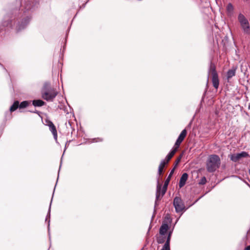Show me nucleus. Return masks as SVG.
I'll use <instances>...</instances> for the list:
<instances>
[{
  "label": "nucleus",
  "mask_w": 250,
  "mask_h": 250,
  "mask_svg": "<svg viewBox=\"0 0 250 250\" xmlns=\"http://www.w3.org/2000/svg\"><path fill=\"white\" fill-rule=\"evenodd\" d=\"M58 92L56 90L52 88L49 83H44L42 90V97L47 101H52L57 95Z\"/></svg>",
  "instance_id": "obj_1"
},
{
  "label": "nucleus",
  "mask_w": 250,
  "mask_h": 250,
  "mask_svg": "<svg viewBox=\"0 0 250 250\" xmlns=\"http://www.w3.org/2000/svg\"><path fill=\"white\" fill-rule=\"evenodd\" d=\"M220 159L217 155H210L207 162V169L209 172H212L220 167Z\"/></svg>",
  "instance_id": "obj_2"
},
{
  "label": "nucleus",
  "mask_w": 250,
  "mask_h": 250,
  "mask_svg": "<svg viewBox=\"0 0 250 250\" xmlns=\"http://www.w3.org/2000/svg\"><path fill=\"white\" fill-rule=\"evenodd\" d=\"M238 20L243 32L246 34L249 35L250 34V25L248 19L243 14L240 13L238 16Z\"/></svg>",
  "instance_id": "obj_3"
},
{
  "label": "nucleus",
  "mask_w": 250,
  "mask_h": 250,
  "mask_svg": "<svg viewBox=\"0 0 250 250\" xmlns=\"http://www.w3.org/2000/svg\"><path fill=\"white\" fill-rule=\"evenodd\" d=\"M209 73L212 75V83L213 87L216 89H218L219 85L218 75L216 71L215 66L211 63L210 65Z\"/></svg>",
  "instance_id": "obj_4"
},
{
  "label": "nucleus",
  "mask_w": 250,
  "mask_h": 250,
  "mask_svg": "<svg viewBox=\"0 0 250 250\" xmlns=\"http://www.w3.org/2000/svg\"><path fill=\"white\" fill-rule=\"evenodd\" d=\"M173 206L177 213L183 212L185 209V206L180 197H176L173 200Z\"/></svg>",
  "instance_id": "obj_5"
},
{
  "label": "nucleus",
  "mask_w": 250,
  "mask_h": 250,
  "mask_svg": "<svg viewBox=\"0 0 250 250\" xmlns=\"http://www.w3.org/2000/svg\"><path fill=\"white\" fill-rule=\"evenodd\" d=\"M249 156V155L248 152L246 151H242L241 152L239 153L230 155L229 158L232 161L234 162H236L243 158H246Z\"/></svg>",
  "instance_id": "obj_6"
},
{
  "label": "nucleus",
  "mask_w": 250,
  "mask_h": 250,
  "mask_svg": "<svg viewBox=\"0 0 250 250\" xmlns=\"http://www.w3.org/2000/svg\"><path fill=\"white\" fill-rule=\"evenodd\" d=\"M46 125L48 126L49 128L50 131L52 132L54 139L57 141V131L56 129V127L54 124L49 120L46 121Z\"/></svg>",
  "instance_id": "obj_7"
},
{
  "label": "nucleus",
  "mask_w": 250,
  "mask_h": 250,
  "mask_svg": "<svg viewBox=\"0 0 250 250\" xmlns=\"http://www.w3.org/2000/svg\"><path fill=\"white\" fill-rule=\"evenodd\" d=\"M187 134V131L186 129H184V130H183L181 132L180 134L179 135V136H178L174 146L178 148L180 146V144L186 137Z\"/></svg>",
  "instance_id": "obj_8"
},
{
  "label": "nucleus",
  "mask_w": 250,
  "mask_h": 250,
  "mask_svg": "<svg viewBox=\"0 0 250 250\" xmlns=\"http://www.w3.org/2000/svg\"><path fill=\"white\" fill-rule=\"evenodd\" d=\"M164 190V186L162 188V185L159 183L158 181V184L157 185L156 188V202L158 200H160L165 195L166 193H163V191Z\"/></svg>",
  "instance_id": "obj_9"
},
{
  "label": "nucleus",
  "mask_w": 250,
  "mask_h": 250,
  "mask_svg": "<svg viewBox=\"0 0 250 250\" xmlns=\"http://www.w3.org/2000/svg\"><path fill=\"white\" fill-rule=\"evenodd\" d=\"M174 168H173L171 170V171H170L168 176L167 177V178L165 182V183H164V190L163 191V194H164V193H166V191H167L168 185L169 182V181H170V180L171 179V176H172V174H173V173L174 172Z\"/></svg>",
  "instance_id": "obj_10"
},
{
  "label": "nucleus",
  "mask_w": 250,
  "mask_h": 250,
  "mask_svg": "<svg viewBox=\"0 0 250 250\" xmlns=\"http://www.w3.org/2000/svg\"><path fill=\"white\" fill-rule=\"evenodd\" d=\"M188 178V174L187 173H184L182 174L180 178L179 186L180 188L183 187L186 184V182Z\"/></svg>",
  "instance_id": "obj_11"
},
{
  "label": "nucleus",
  "mask_w": 250,
  "mask_h": 250,
  "mask_svg": "<svg viewBox=\"0 0 250 250\" xmlns=\"http://www.w3.org/2000/svg\"><path fill=\"white\" fill-rule=\"evenodd\" d=\"M178 149V148L174 146L171 151L167 155L166 159L167 161H169V160L171 159V158L174 156L176 152L177 151Z\"/></svg>",
  "instance_id": "obj_12"
},
{
  "label": "nucleus",
  "mask_w": 250,
  "mask_h": 250,
  "mask_svg": "<svg viewBox=\"0 0 250 250\" xmlns=\"http://www.w3.org/2000/svg\"><path fill=\"white\" fill-rule=\"evenodd\" d=\"M168 229V226L167 224H163L160 228L159 232L161 235H164Z\"/></svg>",
  "instance_id": "obj_13"
},
{
  "label": "nucleus",
  "mask_w": 250,
  "mask_h": 250,
  "mask_svg": "<svg viewBox=\"0 0 250 250\" xmlns=\"http://www.w3.org/2000/svg\"><path fill=\"white\" fill-rule=\"evenodd\" d=\"M45 104V102L42 100H34L32 101V104L34 106H42L44 105Z\"/></svg>",
  "instance_id": "obj_14"
},
{
  "label": "nucleus",
  "mask_w": 250,
  "mask_h": 250,
  "mask_svg": "<svg viewBox=\"0 0 250 250\" xmlns=\"http://www.w3.org/2000/svg\"><path fill=\"white\" fill-rule=\"evenodd\" d=\"M227 12L229 15H231L233 13L234 8L231 3H229L226 8Z\"/></svg>",
  "instance_id": "obj_15"
},
{
  "label": "nucleus",
  "mask_w": 250,
  "mask_h": 250,
  "mask_svg": "<svg viewBox=\"0 0 250 250\" xmlns=\"http://www.w3.org/2000/svg\"><path fill=\"white\" fill-rule=\"evenodd\" d=\"M18 107H19V102L18 101H15L13 104L10 108V112L15 111Z\"/></svg>",
  "instance_id": "obj_16"
},
{
  "label": "nucleus",
  "mask_w": 250,
  "mask_h": 250,
  "mask_svg": "<svg viewBox=\"0 0 250 250\" xmlns=\"http://www.w3.org/2000/svg\"><path fill=\"white\" fill-rule=\"evenodd\" d=\"M235 75V69H230L227 72V79H229Z\"/></svg>",
  "instance_id": "obj_17"
},
{
  "label": "nucleus",
  "mask_w": 250,
  "mask_h": 250,
  "mask_svg": "<svg viewBox=\"0 0 250 250\" xmlns=\"http://www.w3.org/2000/svg\"><path fill=\"white\" fill-rule=\"evenodd\" d=\"M29 105V103L28 101H23L19 104V108H24L28 106Z\"/></svg>",
  "instance_id": "obj_18"
},
{
  "label": "nucleus",
  "mask_w": 250,
  "mask_h": 250,
  "mask_svg": "<svg viewBox=\"0 0 250 250\" xmlns=\"http://www.w3.org/2000/svg\"><path fill=\"white\" fill-rule=\"evenodd\" d=\"M171 232H169L168 235V236L167 239V241L164 245H165L166 247L169 246V243L170 240V237H171Z\"/></svg>",
  "instance_id": "obj_19"
},
{
  "label": "nucleus",
  "mask_w": 250,
  "mask_h": 250,
  "mask_svg": "<svg viewBox=\"0 0 250 250\" xmlns=\"http://www.w3.org/2000/svg\"><path fill=\"white\" fill-rule=\"evenodd\" d=\"M168 161H167L166 159H164L163 160L161 161L160 165H159V166L161 167H163L164 168L165 166L167 164H168Z\"/></svg>",
  "instance_id": "obj_20"
},
{
  "label": "nucleus",
  "mask_w": 250,
  "mask_h": 250,
  "mask_svg": "<svg viewBox=\"0 0 250 250\" xmlns=\"http://www.w3.org/2000/svg\"><path fill=\"white\" fill-rule=\"evenodd\" d=\"M165 237L164 236V235H162L161 236H160L157 239V242L159 244L163 243L165 242Z\"/></svg>",
  "instance_id": "obj_21"
},
{
  "label": "nucleus",
  "mask_w": 250,
  "mask_h": 250,
  "mask_svg": "<svg viewBox=\"0 0 250 250\" xmlns=\"http://www.w3.org/2000/svg\"><path fill=\"white\" fill-rule=\"evenodd\" d=\"M207 182V180L205 177H202L200 181L199 182V184L200 185H205Z\"/></svg>",
  "instance_id": "obj_22"
},
{
  "label": "nucleus",
  "mask_w": 250,
  "mask_h": 250,
  "mask_svg": "<svg viewBox=\"0 0 250 250\" xmlns=\"http://www.w3.org/2000/svg\"><path fill=\"white\" fill-rule=\"evenodd\" d=\"M163 169H164V167L159 166L158 174L159 176L161 175V174L163 172Z\"/></svg>",
  "instance_id": "obj_23"
},
{
  "label": "nucleus",
  "mask_w": 250,
  "mask_h": 250,
  "mask_svg": "<svg viewBox=\"0 0 250 250\" xmlns=\"http://www.w3.org/2000/svg\"><path fill=\"white\" fill-rule=\"evenodd\" d=\"M161 250H170V247H166L165 245H164Z\"/></svg>",
  "instance_id": "obj_24"
},
{
  "label": "nucleus",
  "mask_w": 250,
  "mask_h": 250,
  "mask_svg": "<svg viewBox=\"0 0 250 250\" xmlns=\"http://www.w3.org/2000/svg\"><path fill=\"white\" fill-rule=\"evenodd\" d=\"M182 158V155L180 156L178 159L177 160H176V165H177V164H178L179 163V162L181 160V159Z\"/></svg>",
  "instance_id": "obj_25"
},
{
  "label": "nucleus",
  "mask_w": 250,
  "mask_h": 250,
  "mask_svg": "<svg viewBox=\"0 0 250 250\" xmlns=\"http://www.w3.org/2000/svg\"><path fill=\"white\" fill-rule=\"evenodd\" d=\"M245 250H250V246H247V247L245 248Z\"/></svg>",
  "instance_id": "obj_26"
}]
</instances>
